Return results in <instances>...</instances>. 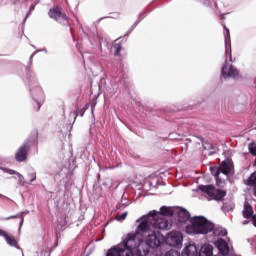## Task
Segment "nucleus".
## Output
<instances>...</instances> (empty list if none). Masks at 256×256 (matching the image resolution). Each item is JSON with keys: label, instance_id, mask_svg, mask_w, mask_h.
I'll return each mask as SVG.
<instances>
[{"label": "nucleus", "instance_id": "nucleus-4", "mask_svg": "<svg viewBox=\"0 0 256 256\" xmlns=\"http://www.w3.org/2000/svg\"><path fill=\"white\" fill-rule=\"evenodd\" d=\"M215 229V225L203 216L190 218V224L185 228L187 235H207Z\"/></svg>", "mask_w": 256, "mask_h": 256}, {"label": "nucleus", "instance_id": "nucleus-9", "mask_svg": "<svg viewBox=\"0 0 256 256\" xmlns=\"http://www.w3.org/2000/svg\"><path fill=\"white\" fill-rule=\"evenodd\" d=\"M214 245L216 249H218L220 255L226 256L231 252V248L225 239L218 238L216 241H214Z\"/></svg>", "mask_w": 256, "mask_h": 256}, {"label": "nucleus", "instance_id": "nucleus-10", "mask_svg": "<svg viewBox=\"0 0 256 256\" xmlns=\"http://www.w3.org/2000/svg\"><path fill=\"white\" fill-rule=\"evenodd\" d=\"M48 15L50 19H54V21H57L58 23H63L64 21H67V15L61 12V9L59 8L50 9Z\"/></svg>", "mask_w": 256, "mask_h": 256}, {"label": "nucleus", "instance_id": "nucleus-13", "mask_svg": "<svg viewBox=\"0 0 256 256\" xmlns=\"http://www.w3.org/2000/svg\"><path fill=\"white\" fill-rule=\"evenodd\" d=\"M0 171H3V173H7L8 175H17L19 185H22V187H25V177L21 173L13 169L1 167V166H0Z\"/></svg>", "mask_w": 256, "mask_h": 256}, {"label": "nucleus", "instance_id": "nucleus-33", "mask_svg": "<svg viewBox=\"0 0 256 256\" xmlns=\"http://www.w3.org/2000/svg\"><path fill=\"white\" fill-rule=\"evenodd\" d=\"M35 55H37V51H35V52L30 56V61L33 60V57H35Z\"/></svg>", "mask_w": 256, "mask_h": 256}, {"label": "nucleus", "instance_id": "nucleus-18", "mask_svg": "<svg viewBox=\"0 0 256 256\" xmlns=\"http://www.w3.org/2000/svg\"><path fill=\"white\" fill-rule=\"evenodd\" d=\"M198 256H213V246L211 244L202 245Z\"/></svg>", "mask_w": 256, "mask_h": 256}, {"label": "nucleus", "instance_id": "nucleus-35", "mask_svg": "<svg viewBox=\"0 0 256 256\" xmlns=\"http://www.w3.org/2000/svg\"><path fill=\"white\" fill-rule=\"evenodd\" d=\"M247 223H249V221H244V222H243V225H247Z\"/></svg>", "mask_w": 256, "mask_h": 256}, {"label": "nucleus", "instance_id": "nucleus-34", "mask_svg": "<svg viewBox=\"0 0 256 256\" xmlns=\"http://www.w3.org/2000/svg\"><path fill=\"white\" fill-rule=\"evenodd\" d=\"M91 111H92V115H93V113H95V105H93V106L91 107Z\"/></svg>", "mask_w": 256, "mask_h": 256}, {"label": "nucleus", "instance_id": "nucleus-22", "mask_svg": "<svg viewBox=\"0 0 256 256\" xmlns=\"http://www.w3.org/2000/svg\"><path fill=\"white\" fill-rule=\"evenodd\" d=\"M143 19H145V13H141L138 17V19L136 20V22L132 25V27L130 28L129 33H131V31H133V29H135V27H137L138 24L141 23V21H143Z\"/></svg>", "mask_w": 256, "mask_h": 256}, {"label": "nucleus", "instance_id": "nucleus-11", "mask_svg": "<svg viewBox=\"0 0 256 256\" xmlns=\"http://www.w3.org/2000/svg\"><path fill=\"white\" fill-rule=\"evenodd\" d=\"M29 141L23 143L15 154V159L18 163H23L27 159V149H29Z\"/></svg>", "mask_w": 256, "mask_h": 256}, {"label": "nucleus", "instance_id": "nucleus-27", "mask_svg": "<svg viewBox=\"0 0 256 256\" xmlns=\"http://www.w3.org/2000/svg\"><path fill=\"white\" fill-rule=\"evenodd\" d=\"M165 256H181V254L177 250H169L166 252Z\"/></svg>", "mask_w": 256, "mask_h": 256}, {"label": "nucleus", "instance_id": "nucleus-25", "mask_svg": "<svg viewBox=\"0 0 256 256\" xmlns=\"http://www.w3.org/2000/svg\"><path fill=\"white\" fill-rule=\"evenodd\" d=\"M39 256H51V248L49 247H44Z\"/></svg>", "mask_w": 256, "mask_h": 256}, {"label": "nucleus", "instance_id": "nucleus-23", "mask_svg": "<svg viewBox=\"0 0 256 256\" xmlns=\"http://www.w3.org/2000/svg\"><path fill=\"white\" fill-rule=\"evenodd\" d=\"M248 150H249V153H251V155L256 157V144L255 143H250L248 145Z\"/></svg>", "mask_w": 256, "mask_h": 256}, {"label": "nucleus", "instance_id": "nucleus-30", "mask_svg": "<svg viewBox=\"0 0 256 256\" xmlns=\"http://www.w3.org/2000/svg\"><path fill=\"white\" fill-rule=\"evenodd\" d=\"M8 236L9 233H7V231L0 229V237H4V239H7Z\"/></svg>", "mask_w": 256, "mask_h": 256}, {"label": "nucleus", "instance_id": "nucleus-8", "mask_svg": "<svg viewBox=\"0 0 256 256\" xmlns=\"http://www.w3.org/2000/svg\"><path fill=\"white\" fill-rule=\"evenodd\" d=\"M165 242L170 247H182L183 233L179 231H171L168 234H166Z\"/></svg>", "mask_w": 256, "mask_h": 256}, {"label": "nucleus", "instance_id": "nucleus-14", "mask_svg": "<svg viewBox=\"0 0 256 256\" xmlns=\"http://www.w3.org/2000/svg\"><path fill=\"white\" fill-rule=\"evenodd\" d=\"M175 215L178 216L179 223H186V221H189V218L191 217V214H189V211H187V209L177 207Z\"/></svg>", "mask_w": 256, "mask_h": 256}, {"label": "nucleus", "instance_id": "nucleus-19", "mask_svg": "<svg viewBox=\"0 0 256 256\" xmlns=\"http://www.w3.org/2000/svg\"><path fill=\"white\" fill-rule=\"evenodd\" d=\"M5 241L10 247H15L16 249L19 248V244L17 243V239H15V236L8 234V236L5 238Z\"/></svg>", "mask_w": 256, "mask_h": 256}, {"label": "nucleus", "instance_id": "nucleus-3", "mask_svg": "<svg viewBox=\"0 0 256 256\" xmlns=\"http://www.w3.org/2000/svg\"><path fill=\"white\" fill-rule=\"evenodd\" d=\"M224 28L226 61L222 67L221 73L224 79H236V77H239V71L231 64L233 62V56L231 54V34L229 33V29Z\"/></svg>", "mask_w": 256, "mask_h": 256}, {"label": "nucleus", "instance_id": "nucleus-15", "mask_svg": "<svg viewBox=\"0 0 256 256\" xmlns=\"http://www.w3.org/2000/svg\"><path fill=\"white\" fill-rule=\"evenodd\" d=\"M182 256H199V251L195 244H188L182 251Z\"/></svg>", "mask_w": 256, "mask_h": 256}, {"label": "nucleus", "instance_id": "nucleus-12", "mask_svg": "<svg viewBox=\"0 0 256 256\" xmlns=\"http://www.w3.org/2000/svg\"><path fill=\"white\" fill-rule=\"evenodd\" d=\"M242 215L244 219H251L252 217V223L256 227V215H253V207L247 202L244 204Z\"/></svg>", "mask_w": 256, "mask_h": 256}, {"label": "nucleus", "instance_id": "nucleus-21", "mask_svg": "<svg viewBox=\"0 0 256 256\" xmlns=\"http://www.w3.org/2000/svg\"><path fill=\"white\" fill-rule=\"evenodd\" d=\"M214 235L217 237H225L227 235V230H225V228L214 229Z\"/></svg>", "mask_w": 256, "mask_h": 256}, {"label": "nucleus", "instance_id": "nucleus-26", "mask_svg": "<svg viewBox=\"0 0 256 256\" xmlns=\"http://www.w3.org/2000/svg\"><path fill=\"white\" fill-rule=\"evenodd\" d=\"M125 219H127V212H123L121 214H118L116 216V221H125Z\"/></svg>", "mask_w": 256, "mask_h": 256}, {"label": "nucleus", "instance_id": "nucleus-28", "mask_svg": "<svg viewBox=\"0 0 256 256\" xmlns=\"http://www.w3.org/2000/svg\"><path fill=\"white\" fill-rule=\"evenodd\" d=\"M114 49H115V55H119V53H121V44L119 43L115 44Z\"/></svg>", "mask_w": 256, "mask_h": 256}, {"label": "nucleus", "instance_id": "nucleus-20", "mask_svg": "<svg viewBox=\"0 0 256 256\" xmlns=\"http://www.w3.org/2000/svg\"><path fill=\"white\" fill-rule=\"evenodd\" d=\"M41 0H33V3L31 4L30 6V9H29V12L27 13L24 21H27V17H29V15H31V13H33V11H35V7H37L38 3L40 2Z\"/></svg>", "mask_w": 256, "mask_h": 256}, {"label": "nucleus", "instance_id": "nucleus-37", "mask_svg": "<svg viewBox=\"0 0 256 256\" xmlns=\"http://www.w3.org/2000/svg\"><path fill=\"white\" fill-rule=\"evenodd\" d=\"M81 117H83V113L81 114Z\"/></svg>", "mask_w": 256, "mask_h": 256}, {"label": "nucleus", "instance_id": "nucleus-1", "mask_svg": "<svg viewBox=\"0 0 256 256\" xmlns=\"http://www.w3.org/2000/svg\"><path fill=\"white\" fill-rule=\"evenodd\" d=\"M135 233H129L123 241L110 248L106 256H147V245L143 241L145 232L149 231V219L140 218Z\"/></svg>", "mask_w": 256, "mask_h": 256}, {"label": "nucleus", "instance_id": "nucleus-16", "mask_svg": "<svg viewBox=\"0 0 256 256\" xmlns=\"http://www.w3.org/2000/svg\"><path fill=\"white\" fill-rule=\"evenodd\" d=\"M177 207H167V206H162L160 208V213L163 217H173L177 213L176 210Z\"/></svg>", "mask_w": 256, "mask_h": 256}, {"label": "nucleus", "instance_id": "nucleus-6", "mask_svg": "<svg viewBox=\"0 0 256 256\" xmlns=\"http://www.w3.org/2000/svg\"><path fill=\"white\" fill-rule=\"evenodd\" d=\"M198 189L207 195L209 199H214L215 201H221L227 195L225 190L216 189L213 185H200Z\"/></svg>", "mask_w": 256, "mask_h": 256}, {"label": "nucleus", "instance_id": "nucleus-32", "mask_svg": "<svg viewBox=\"0 0 256 256\" xmlns=\"http://www.w3.org/2000/svg\"><path fill=\"white\" fill-rule=\"evenodd\" d=\"M24 221H25V218L21 216L20 227H19L20 230H21V227H23Z\"/></svg>", "mask_w": 256, "mask_h": 256}, {"label": "nucleus", "instance_id": "nucleus-29", "mask_svg": "<svg viewBox=\"0 0 256 256\" xmlns=\"http://www.w3.org/2000/svg\"><path fill=\"white\" fill-rule=\"evenodd\" d=\"M17 217H19V214L17 215H12V216H9L7 218H1L0 217V221H9L10 219H17Z\"/></svg>", "mask_w": 256, "mask_h": 256}, {"label": "nucleus", "instance_id": "nucleus-24", "mask_svg": "<svg viewBox=\"0 0 256 256\" xmlns=\"http://www.w3.org/2000/svg\"><path fill=\"white\" fill-rule=\"evenodd\" d=\"M28 179H30L29 183H33L37 181V173L36 172H29L27 174Z\"/></svg>", "mask_w": 256, "mask_h": 256}, {"label": "nucleus", "instance_id": "nucleus-31", "mask_svg": "<svg viewBox=\"0 0 256 256\" xmlns=\"http://www.w3.org/2000/svg\"><path fill=\"white\" fill-rule=\"evenodd\" d=\"M200 3H202V5H205L206 7H211V4H209L207 0H200Z\"/></svg>", "mask_w": 256, "mask_h": 256}, {"label": "nucleus", "instance_id": "nucleus-36", "mask_svg": "<svg viewBox=\"0 0 256 256\" xmlns=\"http://www.w3.org/2000/svg\"><path fill=\"white\" fill-rule=\"evenodd\" d=\"M0 197H5L3 194H0Z\"/></svg>", "mask_w": 256, "mask_h": 256}, {"label": "nucleus", "instance_id": "nucleus-7", "mask_svg": "<svg viewBox=\"0 0 256 256\" xmlns=\"http://www.w3.org/2000/svg\"><path fill=\"white\" fill-rule=\"evenodd\" d=\"M233 171V162L232 161H224L220 164V167L212 169V175L216 178L217 184L221 187L225 184V181L219 180V175L223 173V175H229Z\"/></svg>", "mask_w": 256, "mask_h": 256}, {"label": "nucleus", "instance_id": "nucleus-5", "mask_svg": "<svg viewBox=\"0 0 256 256\" xmlns=\"http://www.w3.org/2000/svg\"><path fill=\"white\" fill-rule=\"evenodd\" d=\"M30 95L32 97L34 109L39 111V109H41V105L45 103V93L39 83L35 81L30 82Z\"/></svg>", "mask_w": 256, "mask_h": 256}, {"label": "nucleus", "instance_id": "nucleus-2", "mask_svg": "<svg viewBox=\"0 0 256 256\" xmlns=\"http://www.w3.org/2000/svg\"><path fill=\"white\" fill-rule=\"evenodd\" d=\"M159 212L156 210L150 211L147 215L142 216V218L148 219V230L144 232V237H146L145 245H147V255H149V249H157L161 246L164 237L161 235V232L156 231L155 229H160L162 231L170 229L169 221L165 217L157 216Z\"/></svg>", "mask_w": 256, "mask_h": 256}, {"label": "nucleus", "instance_id": "nucleus-17", "mask_svg": "<svg viewBox=\"0 0 256 256\" xmlns=\"http://www.w3.org/2000/svg\"><path fill=\"white\" fill-rule=\"evenodd\" d=\"M246 185L253 191V195L256 197V171L253 172L246 180Z\"/></svg>", "mask_w": 256, "mask_h": 256}]
</instances>
